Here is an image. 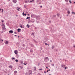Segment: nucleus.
<instances>
[{
	"label": "nucleus",
	"mask_w": 75,
	"mask_h": 75,
	"mask_svg": "<svg viewBox=\"0 0 75 75\" xmlns=\"http://www.w3.org/2000/svg\"><path fill=\"white\" fill-rule=\"evenodd\" d=\"M36 2L38 4H41V0H37Z\"/></svg>",
	"instance_id": "f257e3e1"
},
{
	"label": "nucleus",
	"mask_w": 75,
	"mask_h": 75,
	"mask_svg": "<svg viewBox=\"0 0 75 75\" xmlns=\"http://www.w3.org/2000/svg\"><path fill=\"white\" fill-rule=\"evenodd\" d=\"M2 30L3 31H6V28H5V27H2Z\"/></svg>",
	"instance_id": "f03ea898"
},
{
	"label": "nucleus",
	"mask_w": 75,
	"mask_h": 75,
	"mask_svg": "<svg viewBox=\"0 0 75 75\" xmlns=\"http://www.w3.org/2000/svg\"><path fill=\"white\" fill-rule=\"evenodd\" d=\"M33 71H32L31 70H29V74L30 75H32V74H32V72Z\"/></svg>",
	"instance_id": "7ed1b4c3"
},
{
	"label": "nucleus",
	"mask_w": 75,
	"mask_h": 75,
	"mask_svg": "<svg viewBox=\"0 0 75 75\" xmlns=\"http://www.w3.org/2000/svg\"><path fill=\"white\" fill-rule=\"evenodd\" d=\"M14 53L15 54H18V51L17 50H15L14 51Z\"/></svg>",
	"instance_id": "20e7f679"
},
{
	"label": "nucleus",
	"mask_w": 75,
	"mask_h": 75,
	"mask_svg": "<svg viewBox=\"0 0 75 75\" xmlns=\"http://www.w3.org/2000/svg\"><path fill=\"white\" fill-rule=\"evenodd\" d=\"M12 1L14 3H17V0H13Z\"/></svg>",
	"instance_id": "39448f33"
},
{
	"label": "nucleus",
	"mask_w": 75,
	"mask_h": 75,
	"mask_svg": "<svg viewBox=\"0 0 75 75\" xmlns=\"http://www.w3.org/2000/svg\"><path fill=\"white\" fill-rule=\"evenodd\" d=\"M9 33L12 34V33H13V31L12 30H11L10 31H9Z\"/></svg>",
	"instance_id": "423d86ee"
},
{
	"label": "nucleus",
	"mask_w": 75,
	"mask_h": 75,
	"mask_svg": "<svg viewBox=\"0 0 75 75\" xmlns=\"http://www.w3.org/2000/svg\"><path fill=\"white\" fill-rule=\"evenodd\" d=\"M62 67L63 68H64V67H65V65L64 64H62Z\"/></svg>",
	"instance_id": "0eeeda50"
},
{
	"label": "nucleus",
	"mask_w": 75,
	"mask_h": 75,
	"mask_svg": "<svg viewBox=\"0 0 75 75\" xmlns=\"http://www.w3.org/2000/svg\"><path fill=\"white\" fill-rule=\"evenodd\" d=\"M23 16H27V14L26 13L24 14V12H23Z\"/></svg>",
	"instance_id": "6e6552de"
},
{
	"label": "nucleus",
	"mask_w": 75,
	"mask_h": 75,
	"mask_svg": "<svg viewBox=\"0 0 75 75\" xmlns=\"http://www.w3.org/2000/svg\"><path fill=\"white\" fill-rule=\"evenodd\" d=\"M17 31L18 32H20V31H21V29L18 28L17 29Z\"/></svg>",
	"instance_id": "1a4fd4ad"
},
{
	"label": "nucleus",
	"mask_w": 75,
	"mask_h": 75,
	"mask_svg": "<svg viewBox=\"0 0 75 75\" xmlns=\"http://www.w3.org/2000/svg\"><path fill=\"white\" fill-rule=\"evenodd\" d=\"M29 1V0H27V1H25V3H28Z\"/></svg>",
	"instance_id": "9d476101"
},
{
	"label": "nucleus",
	"mask_w": 75,
	"mask_h": 75,
	"mask_svg": "<svg viewBox=\"0 0 75 75\" xmlns=\"http://www.w3.org/2000/svg\"><path fill=\"white\" fill-rule=\"evenodd\" d=\"M8 41H6L5 42L6 44H8Z\"/></svg>",
	"instance_id": "9b49d317"
},
{
	"label": "nucleus",
	"mask_w": 75,
	"mask_h": 75,
	"mask_svg": "<svg viewBox=\"0 0 75 75\" xmlns=\"http://www.w3.org/2000/svg\"><path fill=\"white\" fill-rule=\"evenodd\" d=\"M27 27H28V28H29V27H30V25H28L27 24L26 25Z\"/></svg>",
	"instance_id": "f8f14e48"
},
{
	"label": "nucleus",
	"mask_w": 75,
	"mask_h": 75,
	"mask_svg": "<svg viewBox=\"0 0 75 75\" xmlns=\"http://www.w3.org/2000/svg\"><path fill=\"white\" fill-rule=\"evenodd\" d=\"M45 59H48V60H49V59H48V57H45Z\"/></svg>",
	"instance_id": "ddd939ff"
},
{
	"label": "nucleus",
	"mask_w": 75,
	"mask_h": 75,
	"mask_svg": "<svg viewBox=\"0 0 75 75\" xmlns=\"http://www.w3.org/2000/svg\"><path fill=\"white\" fill-rule=\"evenodd\" d=\"M2 25L4 26L3 27H5V25L3 23L2 24Z\"/></svg>",
	"instance_id": "4468645a"
},
{
	"label": "nucleus",
	"mask_w": 75,
	"mask_h": 75,
	"mask_svg": "<svg viewBox=\"0 0 75 75\" xmlns=\"http://www.w3.org/2000/svg\"><path fill=\"white\" fill-rule=\"evenodd\" d=\"M14 73H15V74H17V71H14Z\"/></svg>",
	"instance_id": "2eb2a0df"
},
{
	"label": "nucleus",
	"mask_w": 75,
	"mask_h": 75,
	"mask_svg": "<svg viewBox=\"0 0 75 75\" xmlns=\"http://www.w3.org/2000/svg\"><path fill=\"white\" fill-rule=\"evenodd\" d=\"M9 68H12V66H9Z\"/></svg>",
	"instance_id": "dca6fc26"
},
{
	"label": "nucleus",
	"mask_w": 75,
	"mask_h": 75,
	"mask_svg": "<svg viewBox=\"0 0 75 75\" xmlns=\"http://www.w3.org/2000/svg\"><path fill=\"white\" fill-rule=\"evenodd\" d=\"M55 17H56V15H53V18Z\"/></svg>",
	"instance_id": "f3484780"
},
{
	"label": "nucleus",
	"mask_w": 75,
	"mask_h": 75,
	"mask_svg": "<svg viewBox=\"0 0 75 75\" xmlns=\"http://www.w3.org/2000/svg\"><path fill=\"white\" fill-rule=\"evenodd\" d=\"M20 8H18L17 10L18 11H20Z\"/></svg>",
	"instance_id": "a211bd4d"
},
{
	"label": "nucleus",
	"mask_w": 75,
	"mask_h": 75,
	"mask_svg": "<svg viewBox=\"0 0 75 75\" xmlns=\"http://www.w3.org/2000/svg\"><path fill=\"white\" fill-rule=\"evenodd\" d=\"M26 5H24V8H26Z\"/></svg>",
	"instance_id": "6ab92c4d"
},
{
	"label": "nucleus",
	"mask_w": 75,
	"mask_h": 75,
	"mask_svg": "<svg viewBox=\"0 0 75 75\" xmlns=\"http://www.w3.org/2000/svg\"><path fill=\"white\" fill-rule=\"evenodd\" d=\"M0 41H3V40H2V39H0Z\"/></svg>",
	"instance_id": "aec40b11"
},
{
	"label": "nucleus",
	"mask_w": 75,
	"mask_h": 75,
	"mask_svg": "<svg viewBox=\"0 0 75 75\" xmlns=\"http://www.w3.org/2000/svg\"><path fill=\"white\" fill-rule=\"evenodd\" d=\"M31 17L33 18V14H31Z\"/></svg>",
	"instance_id": "412c9836"
},
{
	"label": "nucleus",
	"mask_w": 75,
	"mask_h": 75,
	"mask_svg": "<svg viewBox=\"0 0 75 75\" xmlns=\"http://www.w3.org/2000/svg\"><path fill=\"white\" fill-rule=\"evenodd\" d=\"M15 61H16V62H18V60L17 59H16L15 60Z\"/></svg>",
	"instance_id": "4be33fe9"
},
{
	"label": "nucleus",
	"mask_w": 75,
	"mask_h": 75,
	"mask_svg": "<svg viewBox=\"0 0 75 75\" xmlns=\"http://www.w3.org/2000/svg\"><path fill=\"white\" fill-rule=\"evenodd\" d=\"M68 14H70V11H68Z\"/></svg>",
	"instance_id": "5701e85b"
},
{
	"label": "nucleus",
	"mask_w": 75,
	"mask_h": 75,
	"mask_svg": "<svg viewBox=\"0 0 75 75\" xmlns=\"http://www.w3.org/2000/svg\"><path fill=\"white\" fill-rule=\"evenodd\" d=\"M57 16L58 17V16H59V13H57Z\"/></svg>",
	"instance_id": "b1692460"
},
{
	"label": "nucleus",
	"mask_w": 75,
	"mask_h": 75,
	"mask_svg": "<svg viewBox=\"0 0 75 75\" xmlns=\"http://www.w3.org/2000/svg\"><path fill=\"white\" fill-rule=\"evenodd\" d=\"M54 46H52V49H54Z\"/></svg>",
	"instance_id": "393cba45"
},
{
	"label": "nucleus",
	"mask_w": 75,
	"mask_h": 75,
	"mask_svg": "<svg viewBox=\"0 0 75 75\" xmlns=\"http://www.w3.org/2000/svg\"><path fill=\"white\" fill-rule=\"evenodd\" d=\"M21 69H23V67H22V66H21L20 67Z\"/></svg>",
	"instance_id": "a878e982"
},
{
	"label": "nucleus",
	"mask_w": 75,
	"mask_h": 75,
	"mask_svg": "<svg viewBox=\"0 0 75 75\" xmlns=\"http://www.w3.org/2000/svg\"><path fill=\"white\" fill-rule=\"evenodd\" d=\"M72 13L73 14H74V15L75 14V13L74 12H72Z\"/></svg>",
	"instance_id": "bb28decb"
},
{
	"label": "nucleus",
	"mask_w": 75,
	"mask_h": 75,
	"mask_svg": "<svg viewBox=\"0 0 75 75\" xmlns=\"http://www.w3.org/2000/svg\"><path fill=\"white\" fill-rule=\"evenodd\" d=\"M65 1H66V2H68V0H65Z\"/></svg>",
	"instance_id": "cd10ccee"
},
{
	"label": "nucleus",
	"mask_w": 75,
	"mask_h": 75,
	"mask_svg": "<svg viewBox=\"0 0 75 75\" xmlns=\"http://www.w3.org/2000/svg\"><path fill=\"white\" fill-rule=\"evenodd\" d=\"M28 18H30V17H27L26 18V19H28Z\"/></svg>",
	"instance_id": "c85d7f7f"
},
{
	"label": "nucleus",
	"mask_w": 75,
	"mask_h": 75,
	"mask_svg": "<svg viewBox=\"0 0 75 75\" xmlns=\"http://www.w3.org/2000/svg\"><path fill=\"white\" fill-rule=\"evenodd\" d=\"M12 60H13V59H15V58L14 57H13L12 58Z\"/></svg>",
	"instance_id": "c756f323"
},
{
	"label": "nucleus",
	"mask_w": 75,
	"mask_h": 75,
	"mask_svg": "<svg viewBox=\"0 0 75 75\" xmlns=\"http://www.w3.org/2000/svg\"><path fill=\"white\" fill-rule=\"evenodd\" d=\"M49 23H51V21H49Z\"/></svg>",
	"instance_id": "7c9ffc66"
},
{
	"label": "nucleus",
	"mask_w": 75,
	"mask_h": 75,
	"mask_svg": "<svg viewBox=\"0 0 75 75\" xmlns=\"http://www.w3.org/2000/svg\"><path fill=\"white\" fill-rule=\"evenodd\" d=\"M45 45H48L47 44V43H45Z\"/></svg>",
	"instance_id": "2f4dec72"
},
{
	"label": "nucleus",
	"mask_w": 75,
	"mask_h": 75,
	"mask_svg": "<svg viewBox=\"0 0 75 75\" xmlns=\"http://www.w3.org/2000/svg\"><path fill=\"white\" fill-rule=\"evenodd\" d=\"M32 34L33 35H34V34L33 33H32Z\"/></svg>",
	"instance_id": "473e14b6"
},
{
	"label": "nucleus",
	"mask_w": 75,
	"mask_h": 75,
	"mask_svg": "<svg viewBox=\"0 0 75 75\" xmlns=\"http://www.w3.org/2000/svg\"><path fill=\"white\" fill-rule=\"evenodd\" d=\"M30 52H33V50H30Z\"/></svg>",
	"instance_id": "72a5a7b5"
},
{
	"label": "nucleus",
	"mask_w": 75,
	"mask_h": 75,
	"mask_svg": "<svg viewBox=\"0 0 75 75\" xmlns=\"http://www.w3.org/2000/svg\"><path fill=\"white\" fill-rule=\"evenodd\" d=\"M14 33V34H17V32H15Z\"/></svg>",
	"instance_id": "f704fd0d"
},
{
	"label": "nucleus",
	"mask_w": 75,
	"mask_h": 75,
	"mask_svg": "<svg viewBox=\"0 0 75 75\" xmlns=\"http://www.w3.org/2000/svg\"><path fill=\"white\" fill-rule=\"evenodd\" d=\"M42 70V69H39V70H40V71H41V70Z\"/></svg>",
	"instance_id": "c9c22d12"
},
{
	"label": "nucleus",
	"mask_w": 75,
	"mask_h": 75,
	"mask_svg": "<svg viewBox=\"0 0 75 75\" xmlns=\"http://www.w3.org/2000/svg\"><path fill=\"white\" fill-rule=\"evenodd\" d=\"M69 2L70 3H71L72 2H71V0H69Z\"/></svg>",
	"instance_id": "e433bc0d"
},
{
	"label": "nucleus",
	"mask_w": 75,
	"mask_h": 75,
	"mask_svg": "<svg viewBox=\"0 0 75 75\" xmlns=\"http://www.w3.org/2000/svg\"><path fill=\"white\" fill-rule=\"evenodd\" d=\"M20 27L21 28H23V27L22 26V25H21L20 26Z\"/></svg>",
	"instance_id": "4c0bfd02"
},
{
	"label": "nucleus",
	"mask_w": 75,
	"mask_h": 75,
	"mask_svg": "<svg viewBox=\"0 0 75 75\" xmlns=\"http://www.w3.org/2000/svg\"><path fill=\"white\" fill-rule=\"evenodd\" d=\"M44 73L45 74V73H46V71H44Z\"/></svg>",
	"instance_id": "58836bf2"
},
{
	"label": "nucleus",
	"mask_w": 75,
	"mask_h": 75,
	"mask_svg": "<svg viewBox=\"0 0 75 75\" xmlns=\"http://www.w3.org/2000/svg\"><path fill=\"white\" fill-rule=\"evenodd\" d=\"M23 47H24L25 46V45H23Z\"/></svg>",
	"instance_id": "ea45409f"
},
{
	"label": "nucleus",
	"mask_w": 75,
	"mask_h": 75,
	"mask_svg": "<svg viewBox=\"0 0 75 75\" xmlns=\"http://www.w3.org/2000/svg\"><path fill=\"white\" fill-rule=\"evenodd\" d=\"M67 67H66L65 68V69H67Z\"/></svg>",
	"instance_id": "a19ab883"
},
{
	"label": "nucleus",
	"mask_w": 75,
	"mask_h": 75,
	"mask_svg": "<svg viewBox=\"0 0 75 75\" xmlns=\"http://www.w3.org/2000/svg\"><path fill=\"white\" fill-rule=\"evenodd\" d=\"M35 30H36V29H37V28L35 27Z\"/></svg>",
	"instance_id": "79ce46f5"
},
{
	"label": "nucleus",
	"mask_w": 75,
	"mask_h": 75,
	"mask_svg": "<svg viewBox=\"0 0 75 75\" xmlns=\"http://www.w3.org/2000/svg\"><path fill=\"white\" fill-rule=\"evenodd\" d=\"M23 64H24V65H26V64H25V63H24Z\"/></svg>",
	"instance_id": "37998d69"
},
{
	"label": "nucleus",
	"mask_w": 75,
	"mask_h": 75,
	"mask_svg": "<svg viewBox=\"0 0 75 75\" xmlns=\"http://www.w3.org/2000/svg\"><path fill=\"white\" fill-rule=\"evenodd\" d=\"M52 66H54V64H52Z\"/></svg>",
	"instance_id": "c03bdc74"
},
{
	"label": "nucleus",
	"mask_w": 75,
	"mask_h": 75,
	"mask_svg": "<svg viewBox=\"0 0 75 75\" xmlns=\"http://www.w3.org/2000/svg\"><path fill=\"white\" fill-rule=\"evenodd\" d=\"M47 72H48V70H47Z\"/></svg>",
	"instance_id": "a18cd8bd"
},
{
	"label": "nucleus",
	"mask_w": 75,
	"mask_h": 75,
	"mask_svg": "<svg viewBox=\"0 0 75 75\" xmlns=\"http://www.w3.org/2000/svg\"><path fill=\"white\" fill-rule=\"evenodd\" d=\"M50 61V62H52V60H51Z\"/></svg>",
	"instance_id": "49530a36"
},
{
	"label": "nucleus",
	"mask_w": 75,
	"mask_h": 75,
	"mask_svg": "<svg viewBox=\"0 0 75 75\" xmlns=\"http://www.w3.org/2000/svg\"><path fill=\"white\" fill-rule=\"evenodd\" d=\"M32 1H30V3H31V2H32Z\"/></svg>",
	"instance_id": "de8ad7c7"
},
{
	"label": "nucleus",
	"mask_w": 75,
	"mask_h": 75,
	"mask_svg": "<svg viewBox=\"0 0 75 75\" xmlns=\"http://www.w3.org/2000/svg\"><path fill=\"white\" fill-rule=\"evenodd\" d=\"M32 1H33V2L34 1V0H32Z\"/></svg>",
	"instance_id": "09e8293b"
},
{
	"label": "nucleus",
	"mask_w": 75,
	"mask_h": 75,
	"mask_svg": "<svg viewBox=\"0 0 75 75\" xmlns=\"http://www.w3.org/2000/svg\"><path fill=\"white\" fill-rule=\"evenodd\" d=\"M74 47H75V45H74Z\"/></svg>",
	"instance_id": "8fccbe9b"
},
{
	"label": "nucleus",
	"mask_w": 75,
	"mask_h": 75,
	"mask_svg": "<svg viewBox=\"0 0 75 75\" xmlns=\"http://www.w3.org/2000/svg\"><path fill=\"white\" fill-rule=\"evenodd\" d=\"M46 68H47V69H48V68L47 67H46Z\"/></svg>",
	"instance_id": "3c124183"
},
{
	"label": "nucleus",
	"mask_w": 75,
	"mask_h": 75,
	"mask_svg": "<svg viewBox=\"0 0 75 75\" xmlns=\"http://www.w3.org/2000/svg\"><path fill=\"white\" fill-rule=\"evenodd\" d=\"M35 42H36V41H35Z\"/></svg>",
	"instance_id": "603ef678"
},
{
	"label": "nucleus",
	"mask_w": 75,
	"mask_h": 75,
	"mask_svg": "<svg viewBox=\"0 0 75 75\" xmlns=\"http://www.w3.org/2000/svg\"><path fill=\"white\" fill-rule=\"evenodd\" d=\"M16 17H18V15H16Z\"/></svg>",
	"instance_id": "864d4df0"
},
{
	"label": "nucleus",
	"mask_w": 75,
	"mask_h": 75,
	"mask_svg": "<svg viewBox=\"0 0 75 75\" xmlns=\"http://www.w3.org/2000/svg\"><path fill=\"white\" fill-rule=\"evenodd\" d=\"M40 7L41 8L42 7V6H40Z\"/></svg>",
	"instance_id": "5fc2aeb1"
},
{
	"label": "nucleus",
	"mask_w": 75,
	"mask_h": 75,
	"mask_svg": "<svg viewBox=\"0 0 75 75\" xmlns=\"http://www.w3.org/2000/svg\"><path fill=\"white\" fill-rule=\"evenodd\" d=\"M49 71H50V69H49Z\"/></svg>",
	"instance_id": "6e6d98bb"
},
{
	"label": "nucleus",
	"mask_w": 75,
	"mask_h": 75,
	"mask_svg": "<svg viewBox=\"0 0 75 75\" xmlns=\"http://www.w3.org/2000/svg\"><path fill=\"white\" fill-rule=\"evenodd\" d=\"M2 11H3V9H2Z\"/></svg>",
	"instance_id": "4d7b16f0"
},
{
	"label": "nucleus",
	"mask_w": 75,
	"mask_h": 75,
	"mask_svg": "<svg viewBox=\"0 0 75 75\" xmlns=\"http://www.w3.org/2000/svg\"><path fill=\"white\" fill-rule=\"evenodd\" d=\"M1 12H2V13H3V11H2Z\"/></svg>",
	"instance_id": "13d9d810"
},
{
	"label": "nucleus",
	"mask_w": 75,
	"mask_h": 75,
	"mask_svg": "<svg viewBox=\"0 0 75 75\" xmlns=\"http://www.w3.org/2000/svg\"><path fill=\"white\" fill-rule=\"evenodd\" d=\"M0 10H1V9H0Z\"/></svg>",
	"instance_id": "bf43d9fd"
},
{
	"label": "nucleus",
	"mask_w": 75,
	"mask_h": 75,
	"mask_svg": "<svg viewBox=\"0 0 75 75\" xmlns=\"http://www.w3.org/2000/svg\"><path fill=\"white\" fill-rule=\"evenodd\" d=\"M2 22L3 23V22H4V21H2Z\"/></svg>",
	"instance_id": "052dcab7"
},
{
	"label": "nucleus",
	"mask_w": 75,
	"mask_h": 75,
	"mask_svg": "<svg viewBox=\"0 0 75 75\" xmlns=\"http://www.w3.org/2000/svg\"><path fill=\"white\" fill-rule=\"evenodd\" d=\"M34 68H35H35H36L35 67H34Z\"/></svg>",
	"instance_id": "680f3d73"
},
{
	"label": "nucleus",
	"mask_w": 75,
	"mask_h": 75,
	"mask_svg": "<svg viewBox=\"0 0 75 75\" xmlns=\"http://www.w3.org/2000/svg\"><path fill=\"white\" fill-rule=\"evenodd\" d=\"M18 38H20V36H18Z\"/></svg>",
	"instance_id": "e2e57ef3"
},
{
	"label": "nucleus",
	"mask_w": 75,
	"mask_h": 75,
	"mask_svg": "<svg viewBox=\"0 0 75 75\" xmlns=\"http://www.w3.org/2000/svg\"><path fill=\"white\" fill-rule=\"evenodd\" d=\"M8 75H10V74H8Z\"/></svg>",
	"instance_id": "0e129e2a"
},
{
	"label": "nucleus",
	"mask_w": 75,
	"mask_h": 75,
	"mask_svg": "<svg viewBox=\"0 0 75 75\" xmlns=\"http://www.w3.org/2000/svg\"><path fill=\"white\" fill-rule=\"evenodd\" d=\"M14 36H16V35H15Z\"/></svg>",
	"instance_id": "69168bd1"
},
{
	"label": "nucleus",
	"mask_w": 75,
	"mask_h": 75,
	"mask_svg": "<svg viewBox=\"0 0 75 75\" xmlns=\"http://www.w3.org/2000/svg\"><path fill=\"white\" fill-rule=\"evenodd\" d=\"M28 16H30V14H28Z\"/></svg>",
	"instance_id": "338daca9"
},
{
	"label": "nucleus",
	"mask_w": 75,
	"mask_h": 75,
	"mask_svg": "<svg viewBox=\"0 0 75 75\" xmlns=\"http://www.w3.org/2000/svg\"><path fill=\"white\" fill-rule=\"evenodd\" d=\"M74 3H75V2H74Z\"/></svg>",
	"instance_id": "774afa93"
}]
</instances>
